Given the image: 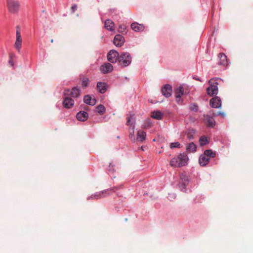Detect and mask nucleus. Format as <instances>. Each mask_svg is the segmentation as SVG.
Listing matches in <instances>:
<instances>
[{
  "label": "nucleus",
  "instance_id": "34",
  "mask_svg": "<svg viewBox=\"0 0 253 253\" xmlns=\"http://www.w3.org/2000/svg\"><path fill=\"white\" fill-rule=\"evenodd\" d=\"M77 9V5L76 4H74L72 6L71 9L72 13H74Z\"/></svg>",
  "mask_w": 253,
  "mask_h": 253
},
{
  "label": "nucleus",
  "instance_id": "23",
  "mask_svg": "<svg viewBox=\"0 0 253 253\" xmlns=\"http://www.w3.org/2000/svg\"><path fill=\"white\" fill-rule=\"evenodd\" d=\"M97 88L101 93H103L107 90V85L104 83L99 82L97 84Z\"/></svg>",
  "mask_w": 253,
  "mask_h": 253
},
{
  "label": "nucleus",
  "instance_id": "11",
  "mask_svg": "<svg viewBox=\"0 0 253 253\" xmlns=\"http://www.w3.org/2000/svg\"><path fill=\"white\" fill-rule=\"evenodd\" d=\"M162 94L166 97H169L172 92V86L169 84H166L161 89Z\"/></svg>",
  "mask_w": 253,
  "mask_h": 253
},
{
  "label": "nucleus",
  "instance_id": "5",
  "mask_svg": "<svg viewBox=\"0 0 253 253\" xmlns=\"http://www.w3.org/2000/svg\"><path fill=\"white\" fill-rule=\"evenodd\" d=\"M22 39L21 35L19 26H16V39L14 43V47L17 50L20 51L22 46Z\"/></svg>",
  "mask_w": 253,
  "mask_h": 253
},
{
  "label": "nucleus",
  "instance_id": "19",
  "mask_svg": "<svg viewBox=\"0 0 253 253\" xmlns=\"http://www.w3.org/2000/svg\"><path fill=\"white\" fill-rule=\"evenodd\" d=\"M131 28L136 32H140L144 30V26L142 24L133 23L131 24Z\"/></svg>",
  "mask_w": 253,
  "mask_h": 253
},
{
  "label": "nucleus",
  "instance_id": "28",
  "mask_svg": "<svg viewBox=\"0 0 253 253\" xmlns=\"http://www.w3.org/2000/svg\"><path fill=\"white\" fill-rule=\"evenodd\" d=\"M96 111L100 115L103 114L106 111L105 107L102 105H99L96 106Z\"/></svg>",
  "mask_w": 253,
  "mask_h": 253
},
{
  "label": "nucleus",
  "instance_id": "26",
  "mask_svg": "<svg viewBox=\"0 0 253 253\" xmlns=\"http://www.w3.org/2000/svg\"><path fill=\"white\" fill-rule=\"evenodd\" d=\"M134 128H135L134 125L131 124V126H130L129 129V138L132 141L135 140Z\"/></svg>",
  "mask_w": 253,
  "mask_h": 253
},
{
  "label": "nucleus",
  "instance_id": "12",
  "mask_svg": "<svg viewBox=\"0 0 253 253\" xmlns=\"http://www.w3.org/2000/svg\"><path fill=\"white\" fill-rule=\"evenodd\" d=\"M74 104V101L70 97L68 96H65L64 100L63 102V105L64 107L66 108H72Z\"/></svg>",
  "mask_w": 253,
  "mask_h": 253
},
{
  "label": "nucleus",
  "instance_id": "3",
  "mask_svg": "<svg viewBox=\"0 0 253 253\" xmlns=\"http://www.w3.org/2000/svg\"><path fill=\"white\" fill-rule=\"evenodd\" d=\"M119 62L123 67L128 66L131 62V57L128 52H123L120 55Z\"/></svg>",
  "mask_w": 253,
  "mask_h": 253
},
{
  "label": "nucleus",
  "instance_id": "13",
  "mask_svg": "<svg viewBox=\"0 0 253 253\" xmlns=\"http://www.w3.org/2000/svg\"><path fill=\"white\" fill-rule=\"evenodd\" d=\"M125 39L121 35H117L114 39L113 42L117 46H121L124 43Z\"/></svg>",
  "mask_w": 253,
  "mask_h": 253
},
{
  "label": "nucleus",
  "instance_id": "21",
  "mask_svg": "<svg viewBox=\"0 0 253 253\" xmlns=\"http://www.w3.org/2000/svg\"><path fill=\"white\" fill-rule=\"evenodd\" d=\"M146 132L142 130H138L137 133L136 140L142 142L146 138Z\"/></svg>",
  "mask_w": 253,
  "mask_h": 253
},
{
  "label": "nucleus",
  "instance_id": "36",
  "mask_svg": "<svg viewBox=\"0 0 253 253\" xmlns=\"http://www.w3.org/2000/svg\"><path fill=\"white\" fill-rule=\"evenodd\" d=\"M191 109L194 111H197L198 109V107L197 105H195V104H193L191 106Z\"/></svg>",
  "mask_w": 253,
  "mask_h": 253
},
{
  "label": "nucleus",
  "instance_id": "20",
  "mask_svg": "<svg viewBox=\"0 0 253 253\" xmlns=\"http://www.w3.org/2000/svg\"><path fill=\"white\" fill-rule=\"evenodd\" d=\"M84 101L86 104L92 106L96 103V99L94 98L92 99L91 96L88 95H85L84 97Z\"/></svg>",
  "mask_w": 253,
  "mask_h": 253
},
{
  "label": "nucleus",
  "instance_id": "16",
  "mask_svg": "<svg viewBox=\"0 0 253 253\" xmlns=\"http://www.w3.org/2000/svg\"><path fill=\"white\" fill-rule=\"evenodd\" d=\"M184 94V89L182 86H179L175 90V96L176 101L179 102L180 98L182 95Z\"/></svg>",
  "mask_w": 253,
  "mask_h": 253
},
{
  "label": "nucleus",
  "instance_id": "17",
  "mask_svg": "<svg viewBox=\"0 0 253 253\" xmlns=\"http://www.w3.org/2000/svg\"><path fill=\"white\" fill-rule=\"evenodd\" d=\"M88 114L84 111H80L76 115L77 119L80 121H85L88 118Z\"/></svg>",
  "mask_w": 253,
  "mask_h": 253
},
{
  "label": "nucleus",
  "instance_id": "10",
  "mask_svg": "<svg viewBox=\"0 0 253 253\" xmlns=\"http://www.w3.org/2000/svg\"><path fill=\"white\" fill-rule=\"evenodd\" d=\"M109 190H105L101 192H97L93 195H91L90 196L87 198V200H89L90 199H98L101 198L102 197H104L106 195L108 194Z\"/></svg>",
  "mask_w": 253,
  "mask_h": 253
},
{
  "label": "nucleus",
  "instance_id": "9",
  "mask_svg": "<svg viewBox=\"0 0 253 253\" xmlns=\"http://www.w3.org/2000/svg\"><path fill=\"white\" fill-rule=\"evenodd\" d=\"M210 104L212 108H219L221 106V99L218 96L213 97L210 100Z\"/></svg>",
  "mask_w": 253,
  "mask_h": 253
},
{
  "label": "nucleus",
  "instance_id": "29",
  "mask_svg": "<svg viewBox=\"0 0 253 253\" xmlns=\"http://www.w3.org/2000/svg\"><path fill=\"white\" fill-rule=\"evenodd\" d=\"M204 155L208 158H214L215 156V153L211 150H207L204 152Z\"/></svg>",
  "mask_w": 253,
  "mask_h": 253
},
{
  "label": "nucleus",
  "instance_id": "4",
  "mask_svg": "<svg viewBox=\"0 0 253 253\" xmlns=\"http://www.w3.org/2000/svg\"><path fill=\"white\" fill-rule=\"evenodd\" d=\"M210 86L207 88V93L210 96L216 95L218 93V84L216 81L213 79L209 81Z\"/></svg>",
  "mask_w": 253,
  "mask_h": 253
},
{
  "label": "nucleus",
  "instance_id": "7",
  "mask_svg": "<svg viewBox=\"0 0 253 253\" xmlns=\"http://www.w3.org/2000/svg\"><path fill=\"white\" fill-rule=\"evenodd\" d=\"M119 53L115 50H110L107 54L108 60L112 63H116L117 61H119Z\"/></svg>",
  "mask_w": 253,
  "mask_h": 253
},
{
  "label": "nucleus",
  "instance_id": "35",
  "mask_svg": "<svg viewBox=\"0 0 253 253\" xmlns=\"http://www.w3.org/2000/svg\"><path fill=\"white\" fill-rule=\"evenodd\" d=\"M125 29H126V28H125V26L121 25L119 26V32L122 33L125 31Z\"/></svg>",
  "mask_w": 253,
  "mask_h": 253
},
{
  "label": "nucleus",
  "instance_id": "31",
  "mask_svg": "<svg viewBox=\"0 0 253 253\" xmlns=\"http://www.w3.org/2000/svg\"><path fill=\"white\" fill-rule=\"evenodd\" d=\"M196 131L194 129H189L187 131V137L191 139L193 138L194 134H195Z\"/></svg>",
  "mask_w": 253,
  "mask_h": 253
},
{
  "label": "nucleus",
  "instance_id": "18",
  "mask_svg": "<svg viewBox=\"0 0 253 253\" xmlns=\"http://www.w3.org/2000/svg\"><path fill=\"white\" fill-rule=\"evenodd\" d=\"M104 26L107 30L113 31L115 29V24L110 19H107L105 21Z\"/></svg>",
  "mask_w": 253,
  "mask_h": 253
},
{
  "label": "nucleus",
  "instance_id": "27",
  "mask_svg": "<svg viewBox=\"0 0 253 253\" xmlns=\"http://www.w3.org/2000/svg\"><path fill=\"white\" fill-rule=\"evenodd\" d=\"M82 82V86L83 88H85L87 86L89 82V80L88 78L85 76H83L81 78Z\"/></svg>",
  "mask_w": 253,
  "mask_h": 253
},
{
  "label": "nucleus",
  "instance_id": "25",
  "mask_svg": "<svg viewBox=\"0 0 253 253\" xmlns=\"http://www.w3.org/2000/svg\"><path fill=\"white\" fill-rule=\"evenodd\" d=\"M163 114L159 111H155L152 112L151 117L157 120H161L162 118Z\"/></svg>",
  "mask_w": 253,
  "mask_h": 253
},
{
  "label": "nucleus",
  "instance_id": "30",
  "mask_svg": "<svg viewBox=\"0 0 253 253\" xmlns=\"http://www.w3.org/2000/svg\"><path fill=\"white\" fill-rule=\"evenodd\" d=\"M196 150V146L194 143L191 142L187 146V150L189 152H194Z\"/></svg>",
  "mask_w": 253,
  "mask_h": 253
},
{
  "label": "nucleus",
  "instance_id": "22",
  "mask_svg": "<svg viewBox=\"0 0 253 253\" xmlns=\"http://www.w3.org/2000/svg\"><path fill=\"white\" fill-rule=\"evenodd\" d=\"M199 164L202 166H205L209 162V158L204 155H201L199 159Z\"/></svg>",
  "mask_w": 253,
  "mask_h": 253
},
{
  "label": "nucleus",
  "instance_id": "1",
  "mask_svg": "<svg viewBox=\"0 0 253 253\" xmlns=\"http://www.w3.org/2000/svg\"><path fill=\"white\" fill-rule=\"evenodd\" d=\"M188 158L185 154H180L178 157H174L170 162L171 167H181L185 166L187 161Z\"/></svg>",
  "mask_w": 253,
  "mask_h": 253
},
{
  "label": "nucleus",
  "instance_id": "24",
  "mask_svg": "<svg viewBox=\"0 0 253 253\" xmlns=\"http://www.w3.org/2000/svg\"><path fill=\"white\" fill-rule=\"evenodd\" d=\"M205 119L207 121V126L210 127H213L215 126V121L214 119L210 116H205Z\"/></svg>",
  "mask_w": 253,
  "mask_h": 253
},
{
  "label": "nucleus",
  "instance_id": "38",
  "mask_svg": "<svg viewBox=\"0 0 253 253\" xmlns=\"http://www.w3.org/2000/svg\"><path fill=\"white\" fill-rule=\"evenodd\" d=\"M217 115H221V116H224L225 115L224 113L221 112H218L217 113Z\"/></svg>",
  "mask_w": 253,
  "mask_h": 253
},
{
  "label": "nucleus",
  "instance_id": "8",
  "mask_svg": "<svg viewBox=\"0 0 253 253\" xmlns=\"http://www.w3.org/2000/svg\"><path fill=\"white\" fill-rule=\"evenodd\" d=\"M188 183L189 179L188 176L185 174L182 173L180 175V180L179 184L181 190L183 191Z\"/></svg>",
  "mask_w": 253,
  "mask_h": 253
},
{
  "label": "nucleus",
  "instance_id": "32",
  "mask_svg": "<svg viewBox=\"0 0 253 253\" xmlns=\"http://www.w3.org/2000/svg\"><path fill=\"white\" fill-rule=\"evenodd\" d=\"M200 143L201 146L204 145L208 143V139L206 137L203 136L200 138Z\"/></svg>",
  "mask_w": 253,
  "mask_h": 253
},
{
  "label": "nucleus",
  "instance_id": "6",
  "mask_svg": "<svg viewBox=\"0 0 253 253\" xmlns=\"http://www.w3.org/2000/svg\"><path fill=\"white\" fill-rule=\"evenodd\" d=\"M81 91L79 88L77 87H73L72 90L69 89H66L64 90V96H68L69 97L72 96L73 97L77 98L80 94Z\"/></svg>",
  "mask_w": 253,
  "mask_h": 253
},
{
  "label": "nucleus",
  "instance_id": "15",
  "mask_svg": "<svg viewBox=\"0 0 253 253\" xmlns=\"http://www.w3.org/2000/svg\"><path fill=\"white\" fill-rule=\"evenodd\" d=\"M218 58H219V64L223 66H227L228 65V61L227 56L223 53H220L218 54Z\"/></svg>",
  "mask_w": 253,
  "mask_h": 253
},
{
  "label": "nucleus",
  "instance_id": "39",
  "mask_svg": "<svg viewBox=\"0 0 253 253\" xmlns=\"http://www.w3.org/2000/svg\"><path fill=\"white\" fill-rule=\"evenodd\" d=\"M53 42V40H52H52H51V42Z\"/></svg>",
  "mask_w": 253,
  "mask_h": 253
},
{
  "label": "nucleus",
  "instance_id": "2",
  "mask_svg": "<svg viewBox=\"0 0 253 253\" xmlns=\"http://www.w3.org/2000/svg\"><path fill=\"white\" fill-rule=\"evenodd\" d=\"M6 6L9 12L17 14L19 11L20 4L18 0H6Z\"/></svg>",
  "mask_w": 253,
  "mask_h": 253
},
{
  "label": "nucleus",
  "instance_id": "14",
  "mask_svg": "<svg viewBox=\"0 0 253 253\" xmlns=\"http://www.w3.org/2000/svg\"><path fill=\"white\" fill-rule=\"evenodd\" d=\"M113 69V66L108 63H105L104 65H102L100 67V71L103 73H108L112 71Z\"/></svg>",
  "mask_w": 253,
  "mask_h": 253
},
{
  "label": "nucleus",
  "instance_id": "37",
  "mask_svg": "<svg viewBox=\"0 0 253 253\" xmlns=\"http://www.w3.org/2000/svg\"><path fill=\"white\" fill-rule=\"evenodd\" d=\"M131 118V116L127 117V122H126V125H127V126L130 125L131 126V124L133 125L132 123L130 124Z\"/></svg>",
  "mask_w": 253,
  "mask_h": 253
},
{
  "label": "nucleus",
  "instance_id": "33",
  "mask_svg": "<svg viewBox=\"0 0 253 253\" xmlns=\"http://www.w3.org/2000/svg\"><path fill=\"white\" fill-rule=\"evenodd\" d=\"M170 148H180V144L179 142H173L170 143Z\"/></svg>",
  "mask_w": 253,
  "mask_h": 253
}]
</instances>
